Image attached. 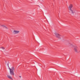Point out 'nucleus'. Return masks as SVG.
Listing matches in <instances>:
<instances>
[{
	"label": "nucleus",
	"mask_w": 80,
	"mask_h": 80,
	"mask_svg": "<svg viewBox=\"0 0 80 80\" xmlns=\"http://www.w3.org/2000/svg\"><path fill=\"white\" fill-rule=\"evenodd\" d=\"M73 6L72 4H70L68 7V9H69V12L70 13L73 15H74L75 14V10L73 9V10L72 9V8H73Z\"/></svg>",
	"instance_id": "nucleus-1"
},
{
	"label": "nucleus",
	"mask_w": 80,
	"mask_h": 80,
	"mask_svg": "<svg viewBox=\"0 0 80 80\" xmlns=\"http://www.w3.org/2000/svg\"><path fill=\"white\" fill-rule=\"evenodd\" d=\"M9 69L10 75H14V72H13V71L15 70V68L12 67L11 68V69L9 68Z\"/></svg>",
	"instance_id": "nucleus-2"
},
{
	"label": "nucleus",
	"mask_w": 80,
	"mask_h": 80,
	"mask_svg": "<svg viewBox=\"0 0 80 80\" xmlns=\"http://www.w3.org/2000/svg\"><path fill=\"white\" fill-rule=\"evenodd\" d=\"M74 51L77 52H78V51H79V48L77 46H75L74 47Z\"/></svg>",
	"instance_id": "nucleus-3"
},
{
	"label": "nucleus",
	"mask_w": 80,
	"mask_h": 80,
	"mask_svg": "<svg viewBox=\"0 0 80 80\" xmlns=\"http://www.w3.org/2000/svg\"><path fill=\"white\" fill-rule=\"evenodd\" d=\"M19 32L20 31L16 30H14L13 32V34H18V33H19Z\"/></svg>",
	"instance_id": "nucleus-4"
},
{
	"label": "nucleus",
	"mask_w": 80,
	"mask_h": 80,
	"mask_svg": "<svg viewBox=\"0 0 80 80\" xmlns=\"http://www.w3.org/2000/svg\"><path fill=\"white\" fill-rule=\"evenodd\" d=\"M56 37H57V38H58L59 39H60V35L58 34V33H57L56 32H55L54 33Z\"/></svg>",
	"instance_id": "nucleus-5"
},
{
	"label": "nucleus",
	"mask_w": 80,
	"mask_h": 80,
	"mask_svg": "<svg viewBox=\"0 0 80 80\" xmlns=\"http://www.w3.org/2000/svg\"><path fill=\"white\" fill-rule=\"evenodd\" d=\"M7 77L8 78H9V79H11V80H13V79L12 78V77H11L10 76H9V75H7Z\"/></svg>",
	"instance_id": "nucleus-6"
},
{
	"label": "nucleus",
	"mask_w": 80,
	"mask_h": 80,
	"mask_svg": "<svg viewBox=\"0 0 80 80\" xmlns=\"http://www.w3.org/2000/svg\"><path fill=\"white\" fill-rule=\"evenodd\" d=\"M1 27H2L4 28L5 29H8V28L7 27H6V26H5V25H2Z\"/></svg>",
	"instance_id": "nucleus-7"
},
{
	"label": "nucleus",
	"mask_w": 80,
	"mask_h": 80,
	"mask_svg": "<svg viewBox=\"0 0 80 80\" xmlns=\"http://www.w3.org/2000/svg\"><path fill=\"white\" fill-rule=\"evenodd\" d=\"M1 48L2 49V50H5V48L3 47H1Z\"/></svg>",
	"instance_id": "nucleus-8"
},
{
	"label": "nucleus",
	"mask_w": 80,
	"mask_h": 80,
	"mask_svg": "<svg viewBox=\"0 0 80 80\" xmlns=\"http://www.w3.org/2000/svg\"><path fill=\"white\" fill-rule=\"evenodd\" d=\"M19 77H20V78H21V76H19Z\"/></svg>",
	"instance_id": "nucleus-9"
},
{
	"label": "nucleus",
	"mask_w": 80,
	"mask_h": 80,
	"mask_svg": "<svg viewBox=\"0 0 80 80\" xmlns=\"http://www.w3.org/2000/svg\"><path fill=\"white\" fill-rule=\"evenodd\" d=\"M1 48V47H0V49Z\"/></svg>",
	"instance_id": "nucleus-10"
}]
</instances>
